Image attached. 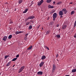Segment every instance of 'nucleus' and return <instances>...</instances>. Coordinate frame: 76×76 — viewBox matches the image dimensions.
Instances as JSON below:
<instances>
[{
  "label": "nucleus",
  "instance_id": "f257e3e1",
  "mask_svg": "<svg viewBox=\"0 0 76 76\" xmlns=\"http://www.w3.org/2000/svg\"><path fill=\"white\" fill-rule=\"evenodd\" d=\"M57 13H54L53 14V20H55V19H56V18H57Z\"/></svg>",
  "mask_w": 76,
  "mask_h": 76
},
{
  "label": "nucleus",
  "instance_id": "f03ea898",
  "mask_svg": "<svg viewBox=\"0 0 76 76\" xmlns=\"http://www.w3.org/2000/svg\"><path fill=\"white\" fill-rule=\"evenodd\" d=\"M25 67L24 66H23L22 67H21L20 69L19 70V71L18 72V73H20L21 72H22V70L24 69V68H25Z\"/></svg>",
  "mask_w": 76,
  "mask_h": 76
},
{
  "label": "nucleus",
  "instance_id": "7ed1b4c3",
  "mask_svg": "<svg viewBox=\"0 0 76 76\" xmlns=\"http://www.w3.org/2000/svg\"><path fill=\"white\" fill-rule=\"evenodd\" d=\"M55 70H56V65L55 64L53 65V67L52 70V73H53L54 71H55Z\"/></svg>",
  "mask_w": 76,
  "mask_h": 76
},
{
  "label": "nucleus",
  "instance_id": "20e7f679",
  "mask_svg": "<svg viewBox=\"0 0 76 76\" xmlns=\"http://www.w3.org/2000/svg\"><path fill=\"white\" fill-rule=\"evenodd\" d=\"M61 11H62V12H64V13L65 14H66L67 12V10H66V8L62 9Z\"/></svg>",
  "mask_w": 76,
  "mask_h": 76
},
{
  "label": "nucleus",
  "instance_id": "39448f33",
  "mask_svg": "<svg viewBox=\"0 0 76 76\" xmlns=\"http://www.w3.org/2000/svg\"><path fill=\"white\" fill-rule=\"evenodd\" d=\"M43 72L42 71H39L37 72V74L38 75H42Z\"/></svg>",
  "mask_w": 76,
  "mask_h": 76
},
{
  "label": "nucleus",
  "instance_id": "423d86ee",
  "mask_svg": "<svg viewBox=\"0 0 76 76\" xmlns=\"http://www.w3.org/2000/svg\"><path fill=\"white\" fill-rule=\"evenodd\" d=\"M59 14L60 16H62L63 15V12L62 11H60L59 12Z\"/></svg>",
  "mask_w": 76,
  "mask_h": 76
},
{
  "label": "nucleus",
  "instance_id": "0eeeda50",
  "mask_svg": "<svg viewBox=\"0 0 76 76\" xmlns=\"http://www.w3.org/2000/svg\"><path fill=\"white\" fill-rule=\"evenodd\" d=\"M44 64V61H42L41 63L39 64V66L40 67L43 66V65Z\"/></svg>",
  "mask_w": 76,
  "mask_h": 76
},
{
  "label": "nucleus",
  "instance_id": "6e6552de",
  "mask_svg": "<svg viewBox=\"0 0 76 76\" xmlns=\"http://www.w3.org/2000/svg\"><path fill=\"white\" fill-rule=\"evenodd\" d=\"M7 37L5 36L2 39L4 41H6L7 39Z\"/></svg>",
  "mask_w": 76,
  "mask_h": 76
},
{
  "label": "nucleus",
  "instance_id": "1a4fd4ad",
  "mask_svg": "<svg viewBox=\"0 0 76 76\" xmlns=\"http://www.w3.org/2000/svg\"><path fill=\"white\" fill-rule=\"evenodd\" d=\"M67 27V26L66 25H64L62 26V29H65Z\"/></svg>",
  "mask_w": 76,
  "mask_h": 76
},
{
  "label": "nucleus",
  "instance_id": "9d476101",
  "mask_svg": "<svg viewBox=\"0 0 76 76\" xmlns=\"http://www.w3.org/2000/svg\"><path fill=\"white\" fill-rule=\"evenodd\" d=\"M46 58V56H42V57L41 59L42 60H45Z\"/></svg>",
  "mask_w": 76,
  "mask_h": 76
},
{
  "label": "nucleus",
  "instance_id": "9b49d317",
  "mask_svg": "<svg viewBox=\"0 0 76 76\" xmlns=\"http://www.w3.org/2000/svg\"><path fill=\"white\" fill-rule=\"evenodd\" d=\"M35 18L34 16H31L28 17V19H34Z\"/></svg>",
  "mask_w": 76,
  "mask_h": 76
},
{
  "label": "nucleus",
  "instance_id": "f8f14e48",
  "mask_svg": "<svg viewBox=\"0 0 76 76\" xmlns=\"http://www.w3.org/2000/svg\"><path fill=\"white\" fill-rule=\"evenodd\" d=\"M22 31H16L15 32V34H22Z\"/></svg>",
  "mask_w": 76,
  "mask_h": 76
},
{
  "label": "nucleus",
  "instance_id": "ddd939ff",
  "mask_svg": "<svg viewBox=\"0 0 76 76\" xmlns=\"http://www.w3.org/2000/svg\"><path fill=\"white\" fill-rule=\"evenodd\" d=\"M55 38H60V35L59 34H57L55 36Z\"/></svg>",
  "mask_w": 76,
  "mask_h": 76
},
{
  "label": "nucleus",
  "instance_id": "4468645a",
  "mask_svg": "<svg viewBox=\"0 0 76 76\" xmlns=\"http://www.w3.org/2000/svg\"><path fill=\"white\" fill-rule=\"evenodd\" d=\"M48 7L50 9H53L54 8V6H51V5H48Z\"/></svg>",
  "mask_w": 76,
  "mask_h": 76
},
{
  "label": "nucleus",
  "instance_id": "2eb2a0df",
  "mask_svg": "<svg viewBox=\"0 0 76 76\" xmlns=\"http://www.w3.org/2000/svg\"><path fill=\"white\" fill-rule=\"evenodd\" d=\"M23 1V0H19L18 1V3L19 4H21Z\"/></svg>",
  "mask_w": 76,
  "mask_h": 76
},
{
  "label": "nucleus",
  "instance_id": "dca6fc26",
  "mask_svg": "<svg viewBox=\"0 0 76 76\" xmlns=\"http://www.w3.org/2000/svg\"><path fill=\"white\" fill-rule=\"evenodd\" d=\"M28 9H26L25 10H24L23 12V13H26V12H27V11H28Z\"/></svg>",
  "mask_w": 76,
  "mask_h": 76
},
{
  "label": "nucleus",
  "instance_id": "f3484780",
  "mask_svg": "<svg viewBox=\"0 0 76 76\" xmlns=\"http://www.w3.org/2000/svg\"><path fill=\"white\" fill-rule=\"evenodd\" d=\"M51 1H52V0H47L46 2L47 3H50L51 2Z\"/></svg>",
  "mask_w": 76,
  "mask_h": 76
},
{
  "label": "nucleus",
  "instance_id": "a211bd4d",
  "mask_svg": "<svg viewBox=\"0 0 76 76\" xmlns=\"http://www.w3.org/2000/svg\"><path fill=\"white\" fill-rule=\"evenodd\" d=\"M76 72V69H73L72 70V72H73V73H75V72Z\"/></svg>",
  "mask_w": 76,
  "mask_h": 76
},
{
  "label": "nucleus",
  "instance_id": "6ab92c4d",
  "mask_svg": "<svg viewBox=\"0 0 76 76\" xmlns=\"http://www.w3.org/2000/svg\"><path fill=\"white\" fill-rule=\"evenodd\" d=\"M10 63H11V62H10L8 63L6 65V66H10Z\"/></svg>",
  "mask_w": 76,
  "mask_h": 76
},
{
  "label": "nucleus",
  "instance_id": "aec40b11",
  "mask_svg": "<svg viewBox=\"0 0 76 76\" xmlns=\"http://www.w3.org/2000/svg\"><path fill=\"white\" fill-rule=\"evenodd\" d=\"M12 37V34L10 35L8 37V39H11Z\"/></svg>",
  "mask_w": 76,
  "mask_h": 76
},
{
  "label": "nucleus",
  "instance_id": "412c9836",
  "mask_svg": "<svg viewBox=\"0 0 76 76\" xmlns=\"http://www.w3.org/2000/svg\"><path fill=\"white\" fill-rule=\"evenodd\" d=\"M74 13H75V11H72L71 12V15H74Z\"/></svg>",
  "mask_w": 76,
  "mask_h": 76
},
{
  "label": "nucleus",
  "instance_id": "4be33fe9",
  "mask_svg": "<svg viewBox=\"0 0 76 76\" xmlns=\"http://www.w3.org/2000/svg\"><path fill=\"white\" fill-rule=\"evenodd\" d=\"M32 28V26L30 25L29 26V29H31Z\"/></svg>",
  "mask_w": 76,
  "mask_h": 76
},
{
  "label": "nucleus",
  "instance_id": "5701e85b",
  "mask_svg": "<svg viewBox=\"0 0 76 76\" xmlns=\"http://www.w3.org/2000/svg\"><path fill=\"white\" fill-rule=\"evenodd\" d=\"M17 58H14L12 60V61H15V60H17Z\"/></svg>",
  "mask_w": 76,
  "mask_h": 76
},
{
  "label": "nucleus",
  "instance_id": "b1692460",
  "mask_svg": "<svg viewBox=\"0 0 76 76\" xmlns=\"http://www.w3.org/2000/svg\"><path fill=\"white\" fill-rule=\"evenodd\" d=\"M61 3H62L61 2V1H60V2H58L57 3V4H61Z\"/></svg>",
  "mask_w": 76,
  "mask_h": 76
},
{
  "label": "nucleus",
  "instance_id": "393cba45",
  "mask_svg": "<svg viewBox=\"0 0 76 76\" xmlns=\"http://www.w3.org/2000/svg\"><path fill=\"white\" fill-rule=\"evenodd\" d=\"M50 33V31H47V32H46V34H47H47H49V33Z\"/></svg>",
  "mask_w": 76,
  "mask_h": 76
},
{
  "label": "nucleus",
  "instance_id": "a878e982",
  "mask_svg": "<svg viewBox=\"0 0 76 76\" xmlns=\"http://www.w3.org/2000/svg\"><path fill=\"white\" fill-rule=\"evenodd\" d=\"M38 6H41V4L40 2H39L38 3Z\"/></svg>",
  "mask_w": 76,
  "mask_h": 76
},
{
  "label": "nucleus",
  "instance_id": "bb28decb",
  "mask_svg": "<svg viewBox=\"0 0 76 76\" xmlns=\"http://www.w3.org/2000/svg\"><path fill=\"white\" fill-rule=\"evenodd\" d=\"M43 2H44V1L43 0H41L40 1V2L41 4H42Z\"/></svg>",
  "mask_w": 76,
  "mask_h": 76
},
{
  "label": "nucleus",
  "instance_id": "cd10ccee",
  "mask_svg": "<svg viewBox=\"0 0 76 76\" xmlns=\"http://www.w3.org/2000/svg\"><path fill=\"white\" fill-rule=\"evenodd\" d=\"M28 38L27 37H24V40H25V41L27 40V39Z\"/></svg>",
  "mask_w": 76,
  "mask_h": 76
},
{
  "label": "nucleus",
  "instance_id": "c85d7f7f",
  "mask_svg": "<svg viewBox=\"0 0 76 76\" xmlns=\"http://www.w3.org/2000/svg\"><path fill=\"white\" fill-rule=\"evenodd\" d=\"M30 23L29 22H28L27 23H26V25H29V23Z\"/></svg>",
  "mask_w": 76,
  "mask_h": 76
},
{
  "label": "nucleus",
  "instance_id": "c756f323",
  "mask_svg": "<svg viewBox=\"0 0 76 76\" xmlns=\"http://www.w3.org/2000/svg\"><path fill=\"white\" fill-rule=\"evenodd\" d=\"M31 49H32V48H27V50H31Z\"/></svg>",
  "mask_w": 76,
  "mask_h": 76
},
{
  "label": "nucleus",
  "instance_id": "7c9ffc66",
  "mask_svg": "<svg viewBox=\"0 0 76 76\" xmlns=\"http://www.w3.org/2000/svg\"><path fill=\"white\" fill-rule=\"evenodd\" d=\"M58 26H60V24H57L56 25V27H58Z\"/></svg>",
  "mask_w": 76,
  "mask_h": 76
},
{
  "label": "nucleus",
  "instance_id": "2f4dec72",
  "mask_svg": "<svg viewBox=\"0 0 76 76\" xmlns=\"http://www.w3.org/2000/svg\"><path fill=\"white\" fill-rule=\"evenodd\" d=\"M7 57H8V56H5V59H6V58H7Z\"/></svg>",
  "mask_w": 76,
  "mask_h": 76
},
{
  "label": "nucleus",
  "instance_id": "473e14b6",
  "mask_svg": "<svg viewBox=\"0 0 76 76\" xmlns=\"http://www.w3.org/2000/svg\"><path fill=\"white\" fill-rule=\"evenodd\" d=\"M8 10L9 9H8V8H7L6 9V12H8Z\"/></svg>",
  "mask_w": 76,
  "mask_h": 76
},
{
  "label": "nucleus",
  "instance_id": "72a5a7b5",
  "mask_svg": "<svg viewBox=\"0 0 76 76\" xmlns=\"http://www.w3.org/2000/svg\"><path fill=\"white\" fill-rule=\"evenodd\" d=\"M28 34H25L26 37H27V36H28Z\"/></svg>",
  "mask_w": 76,
  "mask_h": 76
},
{
  "label": "nucleus",
  "instance_id": "f704fd0d",
  "mask_svg": "<svg viewBox=\"0 0 76 76\" xmlns=\"http://www.w3.org/2000/svg\"><path fill=\"white\" fill-rule=\"evenodd\" d=\"M19 54H18L16 56V57H19Z\"/></svg>",
  "mask_w": 76,
  "mask_h": 76
},
{
  "label": "nucleus",
  "instance_id": "c9c22d12",
  "mask_svg": "<svg viewBox=\"0 0 76 76\" xmlns=\"http://www.w3.org/2000/svg\"><path fill=\"white\" fill-rule=\"evenodd\" d=\"M76 23H74V27H76Z\"/></svg>",
  "mask_w": 76,
  "mask_h": 76
},
{
  "label": "nucleus",
  "instance_id": "e433bc0d",
  "mask_svg": "<svg viewBox=\"0 0 76 76\" xmlns=\"http://www.w3.org/2000/svg\"><path fill=\"white\" fill-rule=\"evenodd\" d=\"M74 38H76V33L74 35Z\"/></svg>",
  "mask_w": 76,
  "mask_h": 76
},
{
  "label": "nucleus",
  "instance_id": "4c0bfd02",
  "mask_svg": "<svg viewBox=\"0 0 76 76\" xmlns=\"http://www.w3.org/2000/svg\"><path fill=\"white\" fill-rule=\"evenodd\" d=\"M56 57H58V54H57Z\"/></svg>",
  "mask_w": 76,
  "mask_h": 76
},
{
  "label": "nucleus",
  "instance_id": "58836bf2",
  "mask_svg": "<svg viewBox=\"0 0 76 76\" xmlns=\"http://www.w3.org/2000/svg\"><path fill=\"white\" fill-rule=\"evenodd\" d=\"M13 23V21H11L10 22V23Z\"/></svg>",
  "mask_w": 76,
  "mask_h": 76
},
{
  "label": "nucleus",
  "instance_id": "ea45409f",
  "mask_svg": "<svg viewBox=\"0 0 76 76\" xmlns=\"http://www.w3.org/2000/svg\"><path fill=\"white\" fill-rule=\"evenodd\" d=\"M56 4V2L53 1V4Z\"/></svg>",
  "mask_w": 76,
  "mask_h": 76
},
{
  "label": "nucleus",
  "instance_id": "a19ab883",
  "mask_svg": "<svg viewBox=\"0 0 76 76\" xmlns=\"http://www.w3.org/2000/svg\"><path fill=\"white\" fill-rule=\"evenodd\" d=\"M29 48H32V46L31 45L29 47Z\"/></svg>",
  "mask_w": 76,
  "mask_h": 76
},
{
  "label": "nucleus",
  "instance_id": "79ce46f5",
  "mask_svg": "<svg viewBox=\"0 0 76 76\" xmlns=\"http://www.w3.org/2000/svg\"><path fill=\"white\" fill-rule=\"evenodd\" d=\"M39 26H40V25H39L38 26V27L37 28V29H38L39 28Z\"/></svg>",
  "mask_w": 76,
  "mask_h": 76
},
{
  "label": "nucleus",
  "instance_id": "37998d69",
  "mask_svg": "<svg viewBox=\"0 0 76 76\" xmlns=\"http://www.w3.org/2000/svg\"><path fill=\"white\" fill-rule=\"evenodd\" d=\"M73 4V2H72L69 3V4Z\"/></svg>",
  "mask_w": 76,
  "mask_h": 76
},
{
  "label": "nucleus",
  "instance_id": "c03bdc74",
  "mask_svg": "<svg viewBox=\"0 0 76 76\" xmlns=\"http://www.w3.org/2000/svg\"><path fill=\"white\" fill-rule=\"evenodd\" d=\"M46 49H47V50H50V49H49V48H46Z\"/></svg>",
  "mask_w": 76,
  "mask_h": 76
},
{
  "label": "nucleus",
  "instance_id": "a18cd8bd",
  "mask_svg": "<svg viewBox=\"0 0 76 76\" xmlns=\"http://www.w3.org/2000/svg\"><path fill=\"white\" fill-rule=\"evenodd\" d=\"M60 18H63V16L62 15H61L60 17Z\"/></svg>",
  "mask_w": 76,
  "mask_h": 76
},
{
  "label": "nucleus",
  "instance_id": "49530a36",
  "mask_svg": "<svg viewBox=\"0 0 76 76\" xmlns=\"http://www.w3.org/2000/svg\"><path fill=\"white\" fill-rule=\"evenodd\" d=\"M32 4H33L32 3H31V4H30V6H32Z\"/></svg>",
  "mask_w": 76,
  "mask_h": 76
},
{
  "label": "nucleus",
  "instance_id": "de8ad7c7",
  "mask_svg": "<svg viewBox=\"0 0 76 76\" xmlns=\"http://www.w3.org/2000/svg\"><path fill=\"white\" fill-rule=\"evenodd\" d=\"M65 76H69V75H65Z\"/></svg>",
  "mask_w": 76,
  "mask_h": 76
},
{
  "label": "nucleus",
  "instance_id": "09e8293b",
  "mask_svg": "<svg viewBox=\"0 0 76 76\" xmlns=\"http://www.w3.org/2000/svg\"><path fill=\"white\" fill-rule=\"evenodd\" d=\"M28 19H28H28H26V20H28Z\"/></svg>",
  "mask_w": 76,
  "mask_h": 76
},
{
  "label": "nucleus",
  "instance_id": "8fccbe9b",
  "mask_svg": "<svg viewBox=\"0 0 76 76\" xmlns=\"http://www.w3.org/2000/svg\"><path fill=\"white\" fill-rule=\"evenodd\" d=\"M45 48H48V47L46 46H45Z\"/></svg>",
  "mask_w": 76,
  "mask_h": 76
},
{
  "label": "nucleus",
  "instance_id": "3c124183",
  "mask_svg": "<svg viewBox=\"0 0 76 76\" xmlns=\"http://www.w3.org/2000/svg\"><path fill=\"white\" fill-rule=\"evenodd\" d=\"M15 66V65H14L12 67H13Z\"/></svg>",
  "mask_w": 76,
  "mask_h": 76
},
{
  "label": "nucleus",
  "instance_id": "603ef678",
  "mask_svg": "<svg viewBox=\"0 0 76 76\" xmlns=\"http://www.w3.org/2000/svg\"><path fill=\"white\" fill-rule=\"evenodd\" d=\"M14 10H15V11H16V9H15Z\"/></svg>",
  "mask_w": 76,
  "mask_h": 76
},
{
  "label": "nucleus",
  "instance_id": "864d4df0",
  "mask_svg": "<svg viewBox=\"0 0 76 76\" xmlns=\"http://www.w3.org/2000/svg\"><path fill=\"white\" fill-rule=\"evenodd\" d=\"M57 61H58V60L57 59Z\"/></svg>",
  "mask_w": 76,
  "mask_h": 76
},
{
  "label": "nucleus",
  "instance_id": "5fc2aeb1",
  "mask_svg": "<svg viewBox=\"0 0 76 76\" xmlns=\"http://www.w3.org/2000/svg\"><path fill=\"white\" fill-rule=\"evenodd\" d=\"M42 29L43 30H44V29H43V28H42Z\"/></svg>",
  "mask_w": 76,
  "mask_h": 76
},
{
  "label": "nucleus",
  "instance_id": "6e6d98bb",
  "mask_svg": "<svg viewBox=\"0 0 76 76\" xmlns=\"http://www.w3.org/2000/svg\"><path fill=\"white\" fill-rule=\"evenodd\" d=\"M1 74L0 73V75H1Z\"/></svg>",
  "mask_w": 76,
  "mask_h": 76
},
{
  "label": "nucleus",
  "instance_id": "4d7b16f0",
  "mask_svg": "<svg viewBox=\"0 0 76 76\" xmlns=\"http://www.w3.org/2000/svg\"><path fill=\"white\" fill-rule=\"evenodd\" d=\"M59 30H60V29H59Z\"/></svg>",
  "mask_w": 76,
  "mask_h": 76
},
{
  "label": "nucleus",
  "instance_id": "13d9d810",
  "mask_svg": "<svg viewBox=\"0 0 76 76\" xmlns=\"http://www.w3.org/2000/svg\"><path fill=\"white\" fill-rule=\"evenodd\" d=\"M75 10H76V9H75Z\"/></svg>",
  "mask_w": 76,
  "mask_h": 76
}]
</instances>
